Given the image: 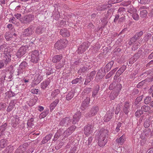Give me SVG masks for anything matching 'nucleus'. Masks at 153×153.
<instances>
[{"label":"nucleus","instance_id":"2","mask_svg":"<svg viewBox=\"0 0 153 153\" xmlns=\"http://www.w3.org/2000/svg\"><path fill=\"white\" fill-rule=\"evenodd\" d=\"M40 58V54L38 50H34L32 51L31 55V61L32 62L36 63L39 60Z\"/></svg>","mask_w":153,"mask_h":153},{"label":"nucleus","instance_id":"30","mask_svg":"<svg viewBox=\"0 0 153 153\" xmlns=\"http://www.w3.org/2000/svg\"><path fill=\"white\" fill-rule=\"evenodd\" d=\"M52 134H49L47 135L45 137H44L43 140L42 141V144L46 143L52 137Z\"/></svg>","mask_w":153,"mask_h":153},{"label":"nucleus","instance_id":"22","mask_svg":"<svg viewBox=\"0 0 153 153\" xmlns=\"http://www.w3.org/2000/svg\"><path fill=\"white\" fill-rule=\"evenodd\" d=\"M126 140V137L125 135H123L119 138L117 139L116 140V142L119 144L122 145L123 144Z\"/></svg>","mask_w":153,"mask_h":153},{"label":"nucleus","instance_id":"13","mask_svg":"<svg viewBox=\"0 0 153 153\" xmlns=\"http://www.w3.org/2000/svg\"><path fill=\"white\" fill-rule=\"evenodd\" d=\"M108 131L107 130L102 129L100 130L99 133V137L106 138V136L108 135Z\"/></svg>","mask_w":153,"mask_h":153},{"label":"nucleus","instance_id":"39","mask_svg":"<svg viewBox=\"0 0 153 153\" xmlns=\"http://www.w3.org/2000/svg\"><path fill=\"white\" fill-rule=\"evenodd\" d=\"M74 94L73 92H69L66 95V100H71L74 97Z\"/></svg>","mask_w":153,"mask_h":153},{"label":"nucleus","instance_id":"42","mask_svg":"<svg viewBox=\"0 0 153 153\" xmlns=\"http://www.w3.org/2000/svg\"><path fill=\"white\" fill-rule=\"evenodd\" d=\"M100 89V87L99 85H97L96 87V88L92 92V96L94 97L97 94Z\"/></svg>","mask_w":153,"mask_h":153},{"label":"nucleus","instance_id":"14","mask_svg":"<svg viewBox=\"0 0 153 153\" xmlns=\"http://www.w3.org/2000/svg\"><path fill=\"white\" fill-rule=\"evenodd\" d=\"M141 109L143 112H148L149 114L152 113L153 112V109H151L150 106L148 105H145L143 106Z\"/></svg>","mask_w":153,"mask_h":153},{"label":"nucleus","instance_id":"57","mask_svg":"<svg viewBox=\"0 0 153 153\" xmlns=\"http://www.w3.org/2000/svg\"><path fill=\"white\" fill-rule=\"evenodd\" d=\"M31 92L33 94H37L38 93V89L33 88L31 90Z\"/></svg>","mask_w":153,"mask_h":153},{"label":"nucleus","instance_id":"11","mask_svg":"<svg viewBox=\"0 0 153 153\" xmlns=\"http://www.w3.org/2000/svg\"><path fill=\"white\" fill-rule=\"evenodd\" d=\"M42 77L39 74H36L35 76L33 82V84L37 85L42 80Z\"/></svg>","mask_w":153,"mask_h":153},{"label":"nucleus","instance_id":"16","mask_svg":"<svg viewBox=\"0 0 153 153\" xmlns=\"http://www.w3.org/2000/svg\"><path fill=\"white\" fill-rule=\"evenodd\" d=\"M114 114V113L111 111H108L105 116L104 120L105 122L109 121L112 118V116Z\"/></svg>","mask_w":153,"mask_h":153},{"label":"nucleus","instance_id":"47","mask_svg":"<svg viewBox=\"0 0 153 153\" xmlns=\"http://www.w3.org/2000/svg\"><path fill=\"white\" fill-rule=\"evenodd\" d=\"M151 97L150 96L147 97L144 100V103L146 104H148L150 102H151Z\"/></svg>","mask_w":153,"mask_h":153},{"label":"nucleus","instance_id":"35","mask_svg":"<svg viewBox=\"0 0 153 153\" xmlns=\"http://www.w3.org/2000/svg\"><path fill=\"white\" fill-rule=\"evenodd\" d=\"M44 31L43 28L42 27H38L36 30L35 33L37 34H42Z\"/></svg>","mask_w":153,"mask_h":153},{"label":"nucleus","instance_id":"29","mask_svg":"<svg viewBox=\"0 0 153 153\" xmlns=\"http://www.w3.org/2000/svg\"><path fill=\"white\" fill-rule=\"evenodd\" d=\"M49 110L48 109L45 110L43 112L41 113L39 115V117L42 119L45 117L49 113Z\"/></svg>","mask_w":153,"mask_h":153},{"label":"nucleus","instance_id":"26","mask_svg":"<svg viewBox=\"0 0 153 153\" xmlns=\"http://www.w3.org/2000/svg\"><path fill=\"white\" fill-rule=\"evenodd\" d=\"M50 81L49 80H47L43 81L41 84V87L42 89H45L49 85Z\"/></svg>","mask_w":153,"mask_h":153},{"label":"nucleus","instance_id":"53","mask_svg":"<svg viewBox=\"0 0 153 153\" xmlns=\"http://www.w3.org/2000/svg\"><path fill=\"white\" fill-rule=\"evenodd\" d=\"M143 99L142 96H140L137 97L135 100V102L136 104L138 103L140 101Z\"/></svg>","mask_w":153,"mask_h":153},{"label":"nucleus","instance_id":"56","mask_svg":"<svg viewBox=\"0 0 153 153\" xmlns=\"http://www.w3.org/2000/svg\"><path fill=\"white\" fill-rule=\"evenodd\" d=\"M92 80V79H91V78L88 76L86 79L85 84L87 85Z\"/></svg>","mask_w":153,"mask_h":153},{"label":"nucleus","instance_id":"63","mask_svg":"<svg viewBox=\"0 0 153 153\" xmlns=\"http://www.w3.org/2000/svg\"><path fill=\"white\" fill-rule=\"evenodd\" d=\"M120 110V105H118L117 106L116 108V110L115 111V114H118Z\"/></svg>","mask_w":153,"mask_h":153},{"label":"nucleus","instance_id":"28","mask_svg":"<svg viewBox=\"0 0 153 153\" xmlns=\"http://www.w3.org/2000/svg\"><path fill=\"white\" fill-rule=\"evenodd\" d=\"M27 86L26 84L23 83L17 85L16 88L19 91H22L26 88Z\"/></svg>","mask_w":153,"mask_h":153},{"label":"nucleus","instance_id":"55","mask_svg":"<svg viewBox=\"0 0 153 153\" xmlns=\"http://www.w3.org/2000/svg\"><path fill=\"white\" fill-rule=\"evenodd\" d=\"M116 83L115 82H113L109 86V88L110 90H112L113 89H114Z\"/></svg>","mask_w":153,"mask_h":153},{"label":"nucleus","instance_id":"61","mask_svg":"<svg viewBox=\"0 0 153 153\" xmlns=\"http://www.w3.org/2000/svg\"><path fill=\"white\" fill-rule=\"evenodd\" d=\"M68 128L73 132L76 128V127L74 125H72Z\"/></svg>","mask_w":153,"mask_h":153},{"label":"nucleus","instance_id":"59","mask_svg":"<svg viewBox=\"0 0 153 153\" xmlns=\"http://www.w3.org/2000/svg\"><path fill=\"white\" fill-rule=\"evenodd\" d=\"M6 45L5 44H3L1 45L0 47V51L3 52L4 48H6Z\"/></svg>","mask_w":153,"mask_h":153},{"label":"nucleus","instance_id":"54","mask_svg":"<svg viewBox=\"0 0 153 153\" xmlns=\"http://www.w3.org/2000/svg\"><path fill=\"white\" fill-rule=\"evenodd\" d=\"M64 131L63 130L61 129H59L57 132V135L59 136L62 135L63 134H64Z\"/></svg>","mask_w":153,"mask_h":153},{"label":"nucleus","instance_id":"60","mask_svg":"<svg viewBox=\"0 0 153 153\" xmlns=\"http://www.w3.org/2000/svg\"><path fill=\"white\" fill-rule=\"evenodd\" d=\"M79 79H78V78H76L75 79L73 80L72 81V84H76L78 82H79Z\"/></svg>","mask_w":153,"mask_h":153},{"label":"nucleus","instance_id":"3","mask_svg":"<svg viewBox=\"0 0 153 153\" xmlns=\"http://www.w3.org/2000/svg\"><path fill=\"white\" fill-rule=\"evenodd\" d=\"M137 10L132 6H130L128 8V12L130 14L134 20L137 21L139 20V16L137 13Z\"/></svg>","mask_w":153,"mask_h":153},{"label":"nucleus","instance_id":"31","mask_svg":"<svg viewBox=\"0 0 153 153\" xmlns=\"http://www.w3.org/2000/svg\"><path fill=\"white\" fill-rule=\"evenodd\" d=\"M7 141L5 139H1L0 142V147L3 148L7 145Z\"/></svg>","mask_w":153,"mask_h":153},{"label":"nucleus","instance_id":"50","mask_svg":"<svg viewBox=\"0 0 153 153\" xmlns=\"http://www.w3.org/2000/svg\"><path fill=\"white\" fill-rule=\"evenodd\" d=\"M96 74V71H94L91 72V73L88 75V76L91 78V79H93V77Z\"/></svg>","mask_w":153,"mask_h":153},{"label":"nucleus","instance_id":"33","mask_svg":"<svg viewBox=\"0 0 153 153\" xmlns=\"http://www.w3.org/2000/svg\"><path fill=\"white\" fill-rule=\"evenodd\" d=\"M118 93L117 92H112L109 96V98L111 100H114L118 96Z\"/></svg>","mask_w":153,"mask_h":153},{"label":"nucleus","instance_id":"36","mask_svg":"<svg viewBox=\"0 0 153 153\" xmlns=\"http://www.w3.org/2000/svg\"><path fill=\"white\" fill-rule=\"evenodd\" d=\"M14 105L13 104V101H11L7 109V112H10L14 108Z\"/></svg>","mask_w":153,"mask_h":153},{"label":"nucleus","instance_id":"17","mask_svg":"<svg viewBox=\"0 0 153 153\" xmlns=\"http://www.w3.org/2000/svg\"><path fill=\"white\" fill-rule=\"evenodd\" d=\"M107 142L106 138L99 137L98 141V144L100 147L104 146Z\"/></svg>","mask_w":153,"mask_h":153},{"label":"nucleus","instance_id":"49","mask_svg":"<svg viewBox=\"0 0 153 153\" xmlns=\"http://www.w3.org/2000/svg\"><path fill=\"white\" fill-rule=\"evenodd\" d=\"M143 114V112L141 110H137L135 113V115L137 117H140Z\"/></svg>","mask_w":153,"mask_h":153},{"label":"nucleus","instance_id":"62","mask_svg":"<svg viewBox=\"0 0 153 153\" xmlns=\"http://www.w3.org/2000/svg\"><path fill=\"white\" fill-rule=\"evenodd\" d=\"M121 126V124L120 123H118L117 124L116 128V130L117 132H118L119 131L120 128Z\"/></svg>","mask_w":153,"mask_h":153},{"label":"nucleus","instance_id":"4","mask_svg":"<svg viewBox=\"0 0 153 153\" xmlns=\"http://www.w3.org/2000/svg\"><path fill=\"white\" fill-rule=\"evenodd\" d=\"M71 120L69 117H67L62 119L59 122V125L61 126H68L71 124Z\"/></svg>","mask_w":153,"mask_h":153},{"label":"nucleus","instance_id":"5","mask_svg":"<svg viewBox=\"0 0 153 153\" xmlns=\"http://www.w3.org/2000/svg\"><path fill=\"white\" fill-rule=\"evenodd\" d=\"M94 130L93 126L92 125H88L84 128V131L85 134L88 136L93 132Z\"/></svg>","mask_w":153,"mask_h":153},{"label":"nucleus","instance_id":"38","mask_svg":"<svg viewBox=\"0 0 153 153\" xmlns=\"http://www.w3.org/2000/svg\"><path fill=\"white\" fill-rule=\"evenodd\" d=\"M27 66V63L25 61L23 62L19 65V68L22 71L24 70Z\"/></svg>","mask_w":153,"mask_h":153},{"label":"nucleus","instance_id":"10","mask_svg":"<svg viewBox=\"0 0 153 153\" xmlns=\"http://www.w3.org/2000/svg\"><path fill=\"white\" fill-rule=\"evenodd\" d=\"M33 29L30 27L25 30L23 35L25 36H29L32 35L33 33Z\"/></svg>","mask_w":153,"mask_h":153},{"label":"nucleus","instance_id":"21","mask_svg":"<svg viewBox=\"0 0 153 153\" xmlns=\"http://www.w3.org/2000/svg\"><path fill=\"white\" fill-rule=\"evenodd\" d=\"M90 100V99L89 97H87L83 102L82 104V107L84 109H85L88 106Z\"/></svg>","mask_w":153,"mask_h":153},{"label":"nucleus","instance_id":"12","mask_svg":"<svg viewBox=\"0 0 153 153\" xmlns=\"http://www.w3.org/2000/svg\"><path fill=\"white\" fill-rule=\"evenodd\" d=\"M130 106L129 102H127L125 103L123 108V111L126 114H127L130 111Z\"/></svg>","mask_w":153,"mask_h":153},{"label":"nucleus","instance_id":"64","mask_svg":"<svg viewBox=\"0 0 153 153\" xmlns=\"http://www.w3.org/2000/svg\"><path fill=\"white\" fill-rule=\"evenodd\" d=\"M4 65V63L3 61H0V69L3 68Z\"/></svg>","mask_w":153,"mask_h":153},{"label":"nucleus","instance_id":"44","mask_svg":"<svg viewBox=\"0 0 153 153\" xmlns=\"http://www.w3.org/2000/svg\"><path fill=\"white\" fill-rule=\"evenodd\" d=\"M72 132L68 128L64 132V135L65 137H68L71 134Z\"/></svg>","mask_w":153,"mask_h":153},{"label":"nucleus","instance_id":"27","mask_svg":"<svg viewBox=\"0 0 153 153\" xmlns=\"http://www.w3.org/2000/svg\"><path fill=\"white\" fill-rule=\"evenodd\" d=\"M151 132V130L149 129H148L146 130L142 134V138H146L149 137L150 134Z\"/></svg>","mask_w":153,"mask_h":153},{"label":"nucleus","instance_id":"41","mask_svg":"<svg viewBox=\"0 0 153 153\" xmlns=\"http://www.w3.org/2000/svg\"><path fill=\"white\" fill-rule=\"evenodd\" d=\"M59 91L58 89H55L52 91L51 96L53 97H55L59 94Z\"/></svg>","mask_w":153,"mask_h":153},{"label":"nucleus","instance_id":"6","mask_svg":"<svg viewBox=\"0 0 153 153\" xmlns=\"http://www.w3.org/2000/svg\"><path fill=\"white\" fill-rule=\"evenodd\" d=\"M34 18L33 15H30L22 18L20 20L21 22L23 23H27L32 21Z\"/></svg>","mask_w":153,"mask_h":153},{"label":"nucleus","instance_id":"48","mask_svg":"<svg viewBox=\"0 0 153 153\" xmlns=\"http://www.w3.org/2000/svg\"><path fill=\"white\" fill-rule=\"evenodd\" d=\"M143 33L142 31H140L138 33H136L134 36V37L136 38L139 39L140 36L143 34Z\"/></svg>","mask_w":153,"mask_h":153},{"label":"nucleus","instance_id":"34","mask_svg":"<svg viewBox=\"0 0 153 153\" xmlns=\"http://www.w3.org/2000/svg\"><path fill=\"white\" fill-rule=\"evenodd\" d=\"M153 118L152 117L150 116V119L149 120H146L145 121L144 124V126L145 128H148L149 126L150 123L149 120H152Z\"/></svg>","mask_w":153,"mask_h":153},{"label":"nucleus","instance_id":"51","mask_svg":"<svg viewBox=\"0 0 153 153\" xmlns=\"http://www.w3.org/2000/svg\"><path fill=\"white\" fill-rule=\"evenodd\" d=\"M138 39L137 38H136L134 37V36L130 40V44L131 45L134 44L135 42H136L137 41V40Z\"/></svg>","mask_w":153,"mask_h":153},{"label":"nucleus","instance_id":"52","mask_svg":"<svg viewBox=\"0 0 153 153\" xmlns=\"http://www.w3.org/2000/svg\"><path fill=\"white\" fill-rule=\"evenodd\" d=\"M152 1V0H140V2L141 4H148Z\"/></svg>","mask_w":153,"mask_h":153},{"label":"nucleus","instance_id":"9","mask_svg":"<svg viewBox=\"0 0 153 153\" xmlns=\"http://www.w3.org/2000/svg\"><path fill=\"white\" fill-rule=\"evenodd\" d=\"M99 110L98 107L97 106H94L91 109L89 112L87 114V116L92 117L96 114Z\"/></svg>","mask_w":153,"mask_h":153},{"label":"nucleus","instance_id":"1","mask_svg":"<svg viewBox=\"0 0 153 153\" xmlns=\"http://www.w3.org/2000/svg\"><path fill=\"white\" fill-rule=\"evenodd\" d=\"M67 43V41L65 39L60 40L55 44L54 47L57 50H61L66 47Z\"/></svg>","mask_w":153,"mask_h":153},{"label":"nucleus","instance_id":"40","mask_svg":"<svg viewBox=\"0 0 153 153\" xmlns=\"http://www.w3.org/2000/svg\"><path fill=\"white\" fill-rule=\"evenodd\" d=\"M122 85L120 84H119L116 85L114 88V90L115 92L119 93L122 88Z\"/></svg>","mask_w":153,"mask_h":153},{"label":"nucleus","instance_id":"37","mask_svg":"<svg viewBox=\"0 0 153 153\" xmlns=\"http://www.w3.org/2000/svg\"><path fill=\"white\" fill-rule=\"evenodd\" d=\"M147 11L146 10H142L140 11V16L142 18L146 17L147 14Z\"/></svg>","mask_w":153,"mask_h":153},{"label":"nucleus","instance_id":"19","mask_svg":"<svg viewBox=\"0 0 153 153\" xmlns=\"http://www.w3.org/2000/svg\"><path fill=\"white\" fill-rule=\"evenodd\" d=\"M114 64V62L111 61L107 63L104 68V71L105 72H108L111 69Z\"/></svg>","mask_w":153,"mask_h":153},{"label":"nucleus","instance_id":"23","mask_svg":"<svg viewBox=\"0 0 153 153\" xmlns=\"http://www.w3.org/2000/svg\"><path fill=\"white\" fill-rule=\"evenodd\" d=\"M24 144H23L19 147L14 153H23L26 150V148Z\"/></svg>","mask_w":153,"mask_h":153},{"label":"nucleus","instance_id":"15","mask_svg":"<svg viewBox=\"0 0 153 153\" xmlns=\"http://www.w3.org/2000/svg\"><path fill=\"white\" fill-rule=\"evenodd\" d=\"M87 48V46H86L85 44L82 43V45L78 48V53L79 54H81L84 52Z\"/></svg>","mask_w":153,"mask_h":153},{"label":"nucleus","instance_id":"7","mask_svg":"<svg viewBox=\"0 0 153 153\" xmlns=\"http://www.w3.org/2000/svg\"><path fill=\"white\" fill-rule=\"evenodd\" d=\"M27 47L22 46L18 50L16 53V56L18 58H20L24 55L26 52Z\"/></svg>","mask_w":153,"mask_h":153},{"label":"nucleus","instance_id":"45","mask_svg":"<svg viewBox=\"0 0 153 153\" xmlns=\"http://www.w3.org/2000/svg\"><path fill=\"white\" fill-rule=\"evenodd\" d=\"M140 43L139 41H136L135 42L134 44V45L132 48V50H135L137 49L138 48V46H140Z\"/></svg>","mask_w":153,"mask_h":153},{"label":"nucleus","instance_id":"58","mask_svg":"<svg viewBox=\"0 0 153 153\" xmlns=\"http://www.w3.org/2000/svg\"><path fill=\"white\" fill-rule=\"evenodd\" d=\"M6 107V104L5 103H0V110L1 109H4Z\"/></svg>","mask_w":153,"mask_h":153},{"label":"nucleus","instance_id":"8","mask_svg":"<svg viewBox=\"0 0 153 153\" xmlns=\"http://www.w3.org/2000/svg\"><path fill=\"white\" fill-rule=\"evenodd\" d=\"M81 113L79 111L76 112L74 115L72 123L73 124H75L78 122L81 115Z\"/></svg>","mask_w":153,"mask_h":153},{"label":"nucleus","instance_id":"20","mask_svg":"<svg viewBox=\"0 0 153 153\" xmlns=\"http://www.w3.org/2000/svg\"><path fill=\"white\" fill-rule=\"evenodd\" d=\"M60 34L63 36L65 37H68L70 36L69 31L66 29H63L60 31Z\"/></svg>","mask_w":153,"mask_h":153},{"label":"nucleus","instance_id":"18","mask_svg":"<svg viewBox=\"0 0 153 153\" xmlns=\"http://www.w3.org/2000/svg\"><path fill=\"white\" fill-rule=\"evenodd\" d=\"M62 58L63 56L62 54L56 55L53 58L52 61L53 63H56L59 62Z\"/></svg>","mask_w":153,"mask_h":153},{"label":"nucleus","instance_id":"46","mask_svg":"<svg viewBox=\"0 0 153 153\" xmlns=\"http://www.w3.org/2000/svg\"><path fill=\"white\" fill-rule=\"evenodd\" d=\"M12 35L10 32H6L5 35V38L7 40H11Z\"/></svg>","mask_w":153,"mask_h":153},{"label":"nucleus","instance_id":"32","mask_svg":"<svg viewBox=\"0 0 153 153\" xmlns=\"http://www.w3.org/2000/svg\"><path fill=\"white\" fill-rule=\"evenodd\" d=\"M108 7L107 5L101 4L98 6L96 7L97 10H98L102 11L104 10Z\"/></svg>","mask_w":153,"mask_h":153},{"label":"nucleus","instance_id":"25","mask_svg":"<svg viewBox=\"0 0 153 153\" xmlns=\"http://www.w3.org/2000/svg\"><path fill=\"white\" fill-rule=\"evenodd\" d=\"M59 101V99H56L50 104V107L51 111H52L55 108L58 103Z\"/></svg>","mask_w":153,"mask_h":153},{"label":"nucleus","instance_id":"43","mask_svg":"<svg viewBox=\"0 0 153 153\" xmlns=\"http://www.w3.org/2000/svg\"><path fill=\"white\" fill-rule=\"evenodd\" d=\"M10 56L8 54L6 55L5 56L6 59L5 60L4 63L6 64H8L11 61Z\"/></svg>","mask_w":153,"mask_h":153},{"label":"nucleus","instance_id":"24","mask_svg":"<svg viewBox=\"0 0 153 153\" xmlns=\"http://www.w3.org/2000/svg\"><path fill=\"white\" fill-rule=\"evenodd\" d=\"M126 69V67L125 66H122L117 72L115 76L117 77L119 76L124 72Z\"/></svg>","mask_w":153,"mask_h":153}]
</instances>
